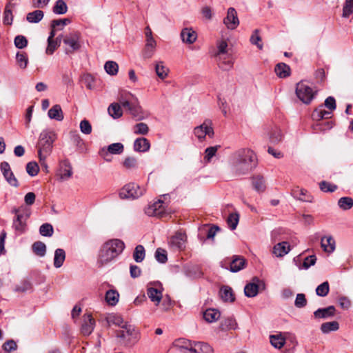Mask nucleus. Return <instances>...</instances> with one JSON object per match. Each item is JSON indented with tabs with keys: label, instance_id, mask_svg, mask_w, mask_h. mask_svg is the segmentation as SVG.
I'll use <instances>...</instances> for the list:
<instances>
[{
	"label": "nucleus",
	"instance_id": "1",
	"mask_svg": "<svg viewBox=\"0 0 353 353\" xmlns=\"http://www.w3.org/2000/svg\"><path fill=\"white\" fill-rule=\"evenodd\" d=\"M119 103H111L108 112L109 115L114 119L123 115L121 106L125 108L126 113L130 114L136 121L143 120L147 114L143 111L137 98L127 91H121L118 97Z\"/></svg>",
	"mask_w": 353,
	"mask_h": 353
},
{
	"label": "nucleus",
	"instance_id": "2",
	"mask_svg": "<svg viewBox=\"0 0 353 353\" xmlns=\"http://www.w3.org/2000/svg\"><path fill=\"white\" fill-rule=\"evenodd\" d=\"M229 163L236 176L245 175L256 166V154L250 148H240L231 154Z\"/></svg>",
	"mask_w": 353,
	"mask_h": 353
},
{
	"label": "nucleus",
	"instance_id": "3",
	"mask_svg": "<svg viewBox=\"0 0 353 353\" xmlns=\"http://www.w3.org/2000/svg\"><path fill=\"white\" fill-rule=\"evenodd\" d=\"M125 244H102L97 255V268H101L115 259L123 252L125 248Z\"/></svg>",
	"mask_w": 353,
	"mask_h": 353
},
{
	"label": "nucleus",
	"instance_id": "4",
	"mask_svg": "<svg viewBox=\"0 0 353 353\" xmlns=\"http://www.w3.org/2000/svg\"><path fill=\"white\" fill-rule=\"evenodd\" d=\"M57 138L56 134L51 130H43L39 134L37 145L39 161L45 164V160L52 152V145Z\"/></svg>",
	"mask_w": 353,
	"mask_h": 353
},
{
	"label": "nucleus",
	"instance_id": "5",
	"mask_svg": "<svg viewBox=\"0 0 353 353\" xmlns=\"http://www.w3.org/2000/svg\"><path fill=\"white\" fill-rule=\"evenodd\" d=\"M122 330L116 331V336L120 339V344L126 348H132L140 339V332L134 325L125 322Z\"/></svg>",
	"mask_w": 353,
	"mask_h": 353
},
{
	"label": "nucleus",
	"instance_id": "6",
	"mask_svg": "<svg viewBox=\"0 0 353 353\" xmlns=\"http://www.w3.org/2000/svg\"><path fill=\"white\" fill-rule=\"evenodd\" d=\"M296 94L303 103L310 104L315 97L316 91L307 82L301 81L296 84Z\"/></svg>",
	"mask_w": 353,
	"mask_h": 353
},
{
	"label": "nucleus",
	"instance_id": "7",
	"mask_svg": "<svg viewBox=\"0 0 353 353\" xmlns=\"http://www.w3.org/2000/svg\"><path fill=\"white\" fill-rule=\"evenodd\" d=\"M145 192L136 183H128L125 185L119 192V196L122 199H136L141 196Z\"/></svg>",
	"mask_w": 353,
	"mask_h": 353
},
{
	"label": "nucleus",
	"instance_id": "8",
	"mask_svg": "<svg viewBox=\"0 0 353 353\" xmlns=\"http://www.w3.org/2000/svg\"><path fill=\"white\" fill-rule=\"evenodd\" d=\"M80 39L81 34L78 31H72L66 34L63 39L64 44L69 47V49H65V53L70 54L79 50L81 47Z\"/></svg>",
	"mask_w": 353,
	"mask_h": 353
},
{
	"label": "nucleus",
	"instance_id": "9",
	"mask_svg": "<svg viewBox=\"0 0 353 353\" xmlns=\"http://www.w3.org/2000/svg\"><path fill=\"white\" fill-rule=\"evenodd\" d=\"M265 288V283L263 280L259 279L257 276L252 278L251 282L247 283L244 288L245 296L249 298L256 296L260 289Z\"/></svg>",
	"mask_w": 353,
	"mask_h": 353
},
{
	"label": "nucleus",
	"instance_id": "10",
	"mask_svg": "<svg viewBox=\"0 0 353 353\" xmlns=\"http://www.w3.org/2000/svg\"><path fill=\"white\" fill-rule=\"evenodd\" d=\"M15 214V218L13 220L12 228L17 234H22L26 228V221L28 216H25L23 212V208H15L12 210Z\"/></svg>",
	"mask_w": 353,
	"mask_h": 353
},
{
	"label": "nucleus",
	"instance_id": "11",
	"mask_svg": "<svg viewBox=\"0 0 353 353\" xmlns=\"http://www.w3.org/2000/svg\"><path fill=\"white\" fill-rule=\"evenodd\" d=\"M221 230L216 225H203L199 228L198 237L201 241H214V236Z\"/></svg>",
	"mask_w": 353,
	"mask_h": 353
},
{
	"label": "nucleus",
	"instance_id": "12",
	"mask_svg": "<svg viewBox=\"0 0 353 353\" xmlns=\"http://www.w3.org/2000/svg\"><path fill=\"white\" fill-rule=\"evenodd\" d=\"M167 205L162 199H159L145 210V212L150 216L162 217L165 214Z\"/></svg>",
	"mask_w": 353,
	"mask_h": 353
},
{
	"label": "nucleus",
	"instance_id": "13",
	"mask_svg": "<svg viewBox=\"0 0 353 353\" xmlns=\"http://www.w3.org/2000/svg\"><path fill=\"white\" fill-rule=\"evenodd\" d=\"M248 265L247 260L244 256L240 255H233L229 262V267H225V269L231 272H238L246 268ZM221 267L224 268L223 265Z\"/></svg>",
	"mask_w": 353,
	"mask_h": 353
},
{
	"label": "nucleus",
	"instance_id": "14",
	"mask_svg": "<svg viewBox=\"0 0 353 353\" xmlns=\"http://www.w3.org/2000/svg\"><path fill=\"white\" fill-rule=\"evenodd\" d=\"M0 168L6 181L13 187H18V180L12 172L9 163L6 161H3L1 163Z\"/></svg>",
	"mask_w": 353,
	"mask_h": 353
},
{
	"label": "nucleus",
	"instance_id": "15",
	"mask_svg": "<svg viewBox=\"0 0 353 353\" xmlns=\"http://www.w3.org/2000/svg\"><path fill=\"white\" fill-rule=\"evenodd\" d=\"M223 23L226 27L230 30H234L239 24V20L237 16V12L234 8H229L227 12V16L223 19Z\"/></svg>",
	"mask_w": 353,
	"mask_h": 353
},
{
	"label": "nucleus",
	"instance_id": "16",
	"mask_svg": "<svg viewBox=\"0 0 353 353\" xmlns=\"http://www.w3.org/2000/svg\"><path fill=\"white\" fill-rule=\"evenodd\" d=\"M124 147L121 143H114L109 145L107 148L103 147L99 150V155L106 159L110 154H120L123 152Z\"/></svg>",
	"mask_w": 353,
	"mask_h": 353
},
{
	"label": "nucleus",
	"instance_id": "17",
	"mask_svg": "<svg viewBox=\"0 0 353 353\" xmlns=\"http://www.w3.org/2000/svg\"><path fill=\"white\" fill-rule=\"evenodd\" d=\"M290 233L284 228H276L271 232V239L272 241L278 243H289L292 241L290 238Z\"/></svg>",
	"mask_w": 353,
	"mask_h": 353
},
{
	"label": "nucleus",
	"instance_id": "18",
	"mask_svg": "<svg viewBox=\"0 0 353 353\" xmlns=\"http://www.w3.org/2000/svg\"><path fill=\"white\" fill-rule=\"evenodd\" d=\"M267 134L270 142L274 144L279 143L283 138L282 130L276 125H271L267 129Z\"/></svg>",
	"mask_w": 353,
	"mask_h": 353
},
{
	"label": "nucleus",
	"instance_id": "19",
	"mask_svg": "<svg viewBox=\"0 0 353 353\" xmlns=\"http://www.w3.org/2000/svg\"><path fill=\"white\" fill-rule=\"evenodd\" d=\"M95 321L91 314H85L83 315V323L81 325V333L85 336H89L94 330Z\"/></svg>",
	"mask_w": 353,
	"mask_h": 353
},
{
	"label": "nucleus",
	"instance_id": "20",
	"mask_svg": "<svg viewBox=\"0 0 353 353\" xmlns=\"http://www.w3.org/2000/svg\"><path fill=\"white\" fill-rule=\"evenodd\" d=\"M57 175L63 181L68 180L72 175V168L68 160H64L60 163Z\"/></svg>",
	"mask_w": 353,
	"mask_h": 353
},
{
	"label": "nucleus",
	"instance_id": "21",
	"mask_svg": "<svg viewBox=\"0 0 353 353\" xmlns=\"http://www.w3.org/2000/svg\"><path fill=\"white\" fill-rule=\"evenodd\" d=\"M302 258L301 255L296 256L294 258V261L296 263V265L300 270H307L311 266L314 265L316 261V257L314 254L309 255L303 259V263L298 264V261L301 262Z\"/></svg>",
	"mask_w": 353,
	"mask_h": 353
},
{
	"label": "nucleus",
	"instance_id": "22",
	"mask_svg": "<svg viewBox=\"0 0 353 353\" xmlns=\"http://www.w3.org/2000/svg\"><path fill=\"white\" fill-rule=\"evenodd\" d=\"M192 353H213V347L208 343L194 341V347L190 349Z\"/></svg>",
	"mask_w": 353,
	"mask_h": 353
},
{
	"label": "nucleus",
	"instance_id": "23",
	"mask_svg": "<svg viewBox=\"0 0 353 353\" xmlns=\"http://www.w3.org/2000/svg\"><path fill=\"white\" fill-rule=\"evenodd\" d=\"M336 308L334 305H330L325 308H319L314 312L315 319H327L335 315Z\"/></svg>",
	"mask_w": 353,
	"mask_h": 353
},
{
	"label": "nucleus",
	"instance_id": "24",
	"mask_svg": "<svg viewBox=\"0 0 353 353\" xmlns=\"http://www.w3.org/2000/svg\"><path fill=\"white\" fill-rule=\"evenodd\" d=\"M219 295L223 302L233 303L235 301L234 291L229 285H223L220 288Z\"/></svg>",
	"mask_w": 353,
	"mask_h": 353
},
{
	"label": "nucleus",
	"instance_id": "25",
	"mask_svg": "<svg viewBox=\"0 0 353 353\" xmlns=\"http://www.w3.org/2000/svg\"><path fill=\"white\" fill-rule=\"evenodd\" d=\"M194 133L200 141H202L206 135L211 137L214 134L212 128L205 123L196 127Z\"/></svg>",
	"mask_w": 353,
	"mask_h": 353
},
{
	"label": "nucleus",
	"instance_id": "26",
	"mask_svg": "<svg viewBox=\"0 0 353 353\" xmlns=\"http://www.w3.org/2000/svg\"><path fill=\"white\" fill-rule=\"evenodd\" d=\"M181 38L183 42L192 44L196 40L197 34L192 28H185L181 32Z\"/></svg>",
	"mask_w": 353,
	"mask_h": 353
},
{
	"label": "nucleus",
	"instance_id": "27",
	"mask_svg": "<svg viewBox=\"0 0 353 353\" xmlns=\"http://www.w3.org/2000/svg\"><path fill=\"white\" fill-rule=\"evenodd\" d=\"M292 194L294 199L303 202L312 203L313 201V196L308 194L307 191L305 189L297 188L292 190Z\"/></svg>",
	"mask_w": 353,
	"mask_h": 353
},
{
	"label": "nucleus",
	"instance_id": "28",
	"mask_svg": "<svg viewBox=\"0 0 353 353\" xmlns=\"http://www.w3.org/2000/svg\"><path fill=\"white\" fill-rule=\"evenodd\" d=\"M150 143L149 141L144 137H139L135 139L134 142V150L136 152H145L149 150Z\"/></svg>",
	"mask_w": 353,
	"mask_h": 353
},
{
	"label": "nucleus",
	"instance_id": "29",
	"mask_svg": "<svg viewBox=\"0 0 353 353\" xmlns=\"http://www.w3.org/2000/svg\"><path fill=\"white\" fill-rule=\"evenodd\" d=\"M157 43L153 37L146 39L145 46L143 52L145 59H149L152 57L154 53Z\"/></svg>",
	"mask_w": 353,
	"mask_h": 353
},
{
	"label": "nucleus",
	"instance_id": "30",
	"mask_svg": "<svg viewBox=\"0 0 353 353\" xmlns=\"http://www.w3.org/2000/svg\"><path fill=\"white\" fill-rule=\"evenodd\" d=\"M292 248L290 244H274L272 252L276 257H283L287 254Z\"/></svg>",
	"mask_w": 353,
	"mask_h": 353
},
{
	"label": "nucleus",
	"instance_id": "31",
	"mask_svg": "<svg viewBox=\"0 0 353 353\" xmlns=\"http://www.w3.org/2000/svg\"><path fill=\"white\" fill-rule=\"evenodd\" d=\"M323 107L324 106L323 105H321L314 110L312 114L313 119L320 121L323 119H329L331 117L332 111L325 110Z\"/></svg>",
	"mask_w": 353,
	"mask_h": 353
},
{
	"label": "nucleus",
	"instance_id": "32",
	"mask_svg": "<svg viewBox=\"0 0 353 353\" xmlns=\"http://www.w3.org/2000/svg\"><path fill=\"white\" fill-rule=\"evenodd\" d=\"M48 115L51 119H54L58 121H62L64 118L61 108L58 104L53 105L48 110Z\"/></svg>",
	"mask_w": 353,
	"mask_h": 353
},
{
	"label": "nucleus",
	"instance_id": "33",
	"mask_svg": "<svg viewBox=\"0 0 353 353\" xmlns=\"http://www.w3.org/2000/svg\"><path fill=\"white\" fill-rule=\"evenodd\" d=\"M220 316V312L214 308H208L203 313L204 319L209 323L217 321Z\"/></svg>",
	"mask_w": 353,
	"mask_h": 353
},
{
	"label": "nucleus",
	"instance_id": "34",
	"mask_svg": "<svg viewBox=\"0 0 353 353\" xmlns=\"http://www.w3.org/2000/svg\"><path fill=\"white\" fill-rule=\"evenodd\" d=\"M147 295L151 301L159 304L162 299V290L150 287L147 289Z\"/></svg>",
	"mask_w": 353,
	"mask_h": 353
},
{
	"label": "nucleus",
	"instance_id": "35",
	"mask_svg": "<svg viewBox=\"0 0 353 353\" xmlns=\"http://www.w3.org/2000/svg\"><path fill=\"white\" fill-rule=\"evenodd\" d=\"M65 259V252L63 249L58 248L54 252V266L56 268H61Z\"/></svg>",
	"mask_w": 353,
	"mask_h": 353
},
{
	"label": "nucleus",
	"instance_id": "36",
	"mask_svg": "<svg viewBox=\"0 0 353 353\" xmlns=\"http://www.w3.org/2000/svg\"><path fill=\"white\" fill-rule=\"evenodd\" d=\"M274 71L280 78H285L290 74V68L284 63H278L275 66Z\"/></svg>",
	"mask_w": 353,
	"mask_h": 353
},
{
	"label": "nucleus",
	"instance_id": "37",
	"mask_svg": "<svg viewBox=\"0 0 353 353\" xmlns=\"http://www.w3.org/2000/svg\"><path fill=\"white\" fill-rule=\"evenodd\" d=\"M119 294L116 290H109L106 292L105 299L109 305L114 306L119 301Z\"/></svg>",
	"mask_w": 353,
	"mask_h": 353
},
{
	"label": "nucleus",
	"instance_id": "38",
	"mask_svg": "<svg viewBox=\"0 0 353 353\" xmlns=\"http://www.w3.org/2000/svg\"><path fill=\"white\" fill-rule=\"evenodd\" d=\"M44 13L42 10H37L28 13L26 19L29 23H37L42 20Z\"/></svg>",
	"mask_w": 353,
	"mask_h": 353
},
{
	"label": "nucleus",
	"instance_id": "39",
	"mask_svg": "<svg viewBox=\"0 0 353 353\" xmlns=\"http://www.w3.org/2000/svg\"><path fill=\"white\" fill-rule=\"evenodd\" d=\"M14 7V5L10 2L6 4L5 10L3 12V22L6 25H11L13 21V14L12 12V8Z\"/></svg>",
	"mask_w": 353,
	"mask_h": 353
},
{
	"label": "nucleus",
	"instance_id": "40",
	"mask_svg": "<svg viewBox=\"0 0 353 353\" xmlns=\"http://www.w3.org/2000/svg\"><path fill=\"white\" fill-rule=\"evenodd\" d=\"M339 329V324L337 321L325 322L321 324V330L324 334H327L330 332L337 331Z\"/></svg>",
	"mask_w": 353,
	"mask_h": 353
},
{
	"label": "nucleus",
	"instance_id": "41",
	"mask_svg": "<svg viewBox=\"0 0 353 353\" xmlns=\"http://www.w3.org/2000/svg\"><path fill=\"white\" fill-rule=\"evenodd\" d=\"M145 256V250L144 247L141 245L138 244L133 252V259L137 263H141L142 262Z\"/></svg>",
	"mask_w": 353,
	"mask_h": 353
},
{
	"label": "nucleus",
	"instance_id": "42",
	"mask_svg": "<svg viewBox=\"0 0 353 353\" xmlns=\"http://www.w3.org/2000/svg\"><path fill=\"white\" fill-rule=\"evenodd\" d=\"M252 185L254 190L259 192H262L265 190V180L261 176L258 175L253 177Z\"/></svg>",
	"mask_w": 353,
	"mask_h": 353
},
{
	"label": "nucleus",
	"instance_id": "43",
	"mask_svg": "<svg viewBox=\"0 0 353 353\" xmlns=\"http://www.w3.org/2000/svg\"><path fill=\"white\" fill-rule=\"evenodd\" d=\"M174 346L179 348V349H185L190 351L191 347H194V341L190 340H188L185 339H176L174 343Z\"/></svg>",
	"mask_w": 353,
	"mask_h": 353
},
{
	"label": "nucleus",
	"instance_id": "44",
	"mask_svg": "<svg viewBox=\"0 0 353 353\" xmlns=\"http://www.w3.org/2000/svg\"><path fill=\"white\" fill-rule=\"evenodd\" d=\"M16 62L21 69H26L28 63V57L24 52H17L16 54Z\"/></svg>",
	"mask_w": 353,
	"mask_h": 353
},
{
	"label": "nucleus",
	"instance_id": "45",
	"mask_svg": "<svg viewBox=\"0 0 353 353\" xmlns=\"http://www.w3.org/2000/svg\"><path fill=\"white\" fill-rule=\"evenodd\" d=\"M239 221V214L238 212L230 213L226 219L228 228L232 230L236 228Z\"/></svg>",
	"mask_w": 353,
	"mask_h": 353
},
{
	"label": "nucleus",
	"instance_id": "46",
	"mask_svg": "<svg viewBox=\"0 0 353 353\" xmlns=\"http://www.w3.org/2000/svg\"><path fill=\"white\" fill-rule=\"evenodd\" d=\"M237 327L236 320L229 317L221 322L220 328L221 330H235Z\"/></svg>",
	"mask_w": 353,
	"mask_h": 353
},
{
	"label": "nucleus",
	"instance_id": "47",
	"mask_svg": "<svg viewBox=\"0 0 353 353\" xmlns=\"http://www.w3.org/2000/svg\"><path fill=\"white\" fill-rule=\"evenodd\" d=\"M106 321L108 325H115L120 327H122L125 323L123 318L120 315L114 314H110L108 316H107Z\"/></svg>",
	"mask_w": 353,
	"mask_h": 353
},
{
	"label": "nucleus",
	"instance_id": "48",
	"mask_svg": "<svg viewBox=\"0 0 353 353\" xmlns=\"http://www.w3.org/2000/svg\"><path fill=\"white\" fill-rule=\"evenodd\" d=\"M52 11L56 14H63L68 11V6L63 0H57L52 8Z\"/></svg>",
	"mask_w": 353,
	"mask_h": 353
},
{
	"label": "nucleus",
	"instance_id": "49",
	"mask_svg": "<svg viewBox=\"0 0 353 353\" xmlns=\"http://www.w3.org/2000/svg\"><path fill=\"white\" fill-rule=\"evenodd\" d=\"M327 243H331L333 241V238L331 235L323 234L321 232H316L311 236L310 241L312 243H323L324 241Z\"/></svg>",
	"mask_w": 353,
	"mask_h": 353
},
{
	"label": "nucleus",
	"instance_id": "50",
	"mask_svg": "<svg viewBox=\"0 0 353 353\" xmlns=\"http://www.w3.org/2000/svg\"><path fill=\"white\" fill-rule=\"evenodd\" d=\"M339 207L343 210H347L353 207V199L349 196L341 197L338 201Z\"/></svg>",
	"mask_w": 353,
	"mask_h": 353
},
{
	"label": "nucleus",
	"instance_id": "51",
	"mask_svg": "<svg viewBox=\"0 0 353 353\" xmlns=\"http://www.w3.org/2000/svg\"><path fill=\"white\" fill-rule=\"evenodd\" d=\"M154 256L156 260L160 263L164 264L168 261L167 251L161 248H159L156 250Z\"/></svg>",
	"mask_w": 353,
	"mask_h": 353
},
{
	"label": "nucleus",
	"instance_id": "52",
	"mask_svg": "<svg viewBox=\"0 0 353 353\" xmlns=\"http://www.w3.org/2000/svg\"><path fill=\"white\" fill-rule=\"evenodd\" d=\"M330 292V285L327 281H325L321 284L319 285L316 288V295L324 297L328 294Z\"/></svg>",
	"mask_w": 353,
	"mask_h": 353
},
{
	"label": "nucleus",
	"instance_id": "53",
	"mask_svg": "<svg viewBox=\"0 0 353 353\" xmlns=\"http://www.w3.org/2000/svg\"><path fill=\"white\" fill-rule=\"evenodd\" d=\"M106 72L110 75H115L119 69L118 64L113 61H108L104 65Z\"/></svg>",
	"mask_w": 353,
	"mask_h": 353
},
{
	"label": "nucleus",
	"instance_id": "54",
	"mask_svg": "<svg viewBox=\"0 0 353 353\" xmlns=\"http://www.w3.org/2000/svg\"><path fill=\"white\" fill-rule=\"evenodd\" d=\"M157 75L161 79L168 76V69L163 65V62H158L155 65Z\"/></svg>",
	"mask_w": 353,
	"mask_h": 353
},
{
	"label": "nucleus",
	"instance_id": "55",
	"mask_svg": "<svg viewBox=\"0 0 353 353\" xmlns=\"http://www.w3.org/2000/svg\"><path fill=\"white\" fill-rule=\"evenodd\" d=\"M250 41L252 44L255 45L260 50L263 48V43H261V38L259 35V30L256 29L252 34Z\"/></svg>",
	"mask_w": 353,
	"mask_h": 353
},
{
	"label": "nucleus",
	"instance_id": "56",
	"mask_svg": "<svg viewBox=\"0 0 353 353\" xmlns=\"http://www.w3.org/2000/svg\"><path fill=\"white\" fill-rule=\"evenodd\" d=\"M148 131L149 128L145 123H139L133 127V132L136 134L145 135Z\"/></svg>",
	"mask_w": 353,
	"mask_h": 353
},
{
	"label": "nucleus",
	"instance_id": "57",
	"mask_svg": "<svg viewBox=\"0 0 353 353\" xmlns=\"http://www.w3.org/2000/svg\"><path fill=\"white\" fill-rule=\"evenodd\" d=\"M320 190L324 192H333L337 189V185L325 181L319 183Z\"/></svg>",
	"mask_w": 353,
	"mask_h": 353
},
{
	"label": "nucleus",
	"instance_id": "58",
	"mask_svg": "<svg viewBox=\"0 0 353 353\" xmlns=\"http://www.w3.org/2000/svg\"><path fill=\"white\" fill-rule=\"evenodd\" d=\"M186 241V234L183 231L179 230L176 232L175 234L171 236L170 243H181L185 242Z\"/></svg>",
	"mask_w": 353,
	"mask_h": 353
},
{
	"label": "nucleus",
	"instance_id": "59",
	"mask_svg": "<svg viewBox=\"0 0 353 353\" xmlns=\"http://www.w3.org/2000/svg\"><path fill=\"white\" fill-rule=\"evenodd\" d=\"M61 41V37L59 36L57 37L56 40L52 41H48V46L46 50V54H52L57 48L59 46V43Z\"/></svg>",
	"mask_w": 353,
	"mask_h": 353
},
{
	"label": "nucleus",
	"instance_id": "60",
	"mask_svg": "<svg viewBox=\"0 0 353 353\" xmlns=\"http://www.w3.org/2000/svg\"><path fill=\"white\" fill-rule=\"evenodd\" d=\"M53 231V227L50 223H43L39 228V233L43 236H51Z\"/></svg>",
	"mask_w": 353,
	"mask_h": 353
},
{
	"label": "nucleus",
	"instance_id": "61",
	"mask_svg": "<svg viewBox=\"0 0 353 353\" xmlns=\"http://www.w3.org/2000/svg\"><path fill=\"white\" fill-rule=\"evenodd\" d=\"M270 343L275 348L281 349L285 344V339L279 336L271 335Z\"/></svg>",
	"mask_w": 353,
	"mask_h": 353
},
{
	"label": "nucleus",
	"instance_id": "62",
	"mask_svg": "<svg viewBox=\"0 0 353 353\" xmlns=\"http://www.w3.org/2000/svg\"><path fill=\"white\" fill-rule=\"evenodd\" d=\"M32 252L39 256H44L46 252V244H32Z\"/></svg>",
	"mask_w": 353,
	"mask_h": 353
},
{
	"label": "nucleus",
	"instance_id": "63",
	"mask_svg": "<svg viewBox=\"0 0 353 353\" xmlns=\"http://www.w3.org/2000/svg\"><path fill=\"white\" fill-rule=\"evenodd\" d=\"M14 43L16 48L23 49L28 46V40L23 35H17L14 38Z\"/></svg>",
	"mask_w": 353,
	"mask_h": 353
},
{
	"label": "nucleus",
	"instance_id": "64",
	"mask_svg": "<svg viewBox=\"0 0 353 353\" xmlns=\"http://www.w3.org/2000/svg\"><path fill=\"white\" fill-rule=\"evenodd\" d=\"M353 12V0H345L343 8V17H348Z\"/></svg>",
	"mask_w": 353,
	"mask_h": 353
}]
</instances>
